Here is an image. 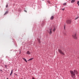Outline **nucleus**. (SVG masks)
Listing matches in <instances>:
<instances>
[{
    "mask_svg": "<svg viewBox=\"0 0 79 79\" xmlns=\"http://www.w3.org/2000/svg\"><path fill=\"white\" fill-rule=\"evenodd\" d=\"M70 74L72 75H73V76H76V74H78V72L76 70H74L73 71L70 70Z\"/></svg>",
    "mask_w": 79,
    "mask_h": 79,
    "instance_id": "obj_1",
    "label": "nucleus"
},
{
    "mask_svg": "<svg viewBox=\"0 0 79 79\" xmlns=\"http://www.w3.org/2000/svg\"><path fill=\"white\" fill-rule=\"evenodd\" d=\"M58 52L60 54H61L63 55H64V52H63L60 49H58Z\"/></svg>",
    "mask_w": 79,
    "mask_h": 79,
    "instance_id": "obj_2",
    "label": "nucleus"
},
{
    "mask_svg": "<svg viewBox=\"0 0 79 79\" xmlns=\"http://www.w3.org/2000/svg\"><path fill=\"white\" fill-rule=\"evenodd\" d=\"M71 20H67L66 21V23L67 24H71Z\"/></svg>",
    "mask_w": 79,
    "mask_h": 79,
    "instance_id": "obj_3",
    "label": "nucleus"
},
{
    "mask_svg": "<svg viewBox=\"0 0 79 79\" xmlns=\"http://www.w3.org/2000/svg\"><path fill=\"white\" fill-rule=\"evenodd\" d=\"M73 37L75 39H77V37H76V34L75 33L74 35H73Z\"/></svg>",
    "mask_w": 79,
    "mask_h": 79,
    "instance_id": "obj_4",
    "label": "nucleus"
},
{
    "mask_svg": "<svg viewBox=\"0 0 79 79\" xmlns=\"http://www.w3.org/2000/svg\"><path fill=\"white\" fill-rule=\"evenodd\" d=\"M9 12L8 11H6L5 13L4 14V15H7V14Z\"/></svg>",
    "mask_w": 79,
    "mask_h": 79,
    "instance_id": "obj_5",
    "label": "nucleus"
},
{
    "mask_svg": "<svg viewBox=\"0 0 79 79\" xmlns=\"http://www.w3.org/2000/svg\"><path fill=\"white\" fill-rule=\"evenodd\" d=\"M34 59V58H32L31 59H29L28 60V61H31V60H32Z\"/></svg>",
    "mask_w": 79,
    "mask_h": 79,
    "instance_id": "obj_6",
    "label": "nucleus"
},
{
    "mask_svg": "<svg viewBox=\"0 0 79 79\" xmlns=\"http://www.w3.org/2000/svg\"><path fill=\"white\" fill-rule=\"evenodd\" d=\"M52 33V29H50V31L49 32V34H51Z\"/></svg>",
    "mask_w": 79,
    "mask_h": 79,
    "instance_id": "obj_7",
    "label": "nucleus"
},
{
    "mask_svg": "<svg viewBox=\"0 0 79 79\" xmlns=\"http://www.w3.org/2000/svg\"><path fill=\"white\" fill-rule=\"evenodd\" d=\"M53 18H54V16H52L50 18V19L51 20L53 19Z\"/></svg>",
    "mask_w": 79,
    "mask_h": 79,
    "instance_id": "obj_8",
    "label": "nucleus"
},
{
    "mask_svg": "<svg viewBox=\"0 0 79 79\" xmlns=\"http://www.w3.org/2000/svg\"><path fill=\"white\" fill-rule=\"evenodd\" d=\"M75 1H76L75 0H72V1H71V3H73L75 2Z\"/></svg>",
    "mask_w": 79,
    "mask_h": 79,
    "instance_id": "obj_9",
    "label": "nucleus"
},
{
    "mask_svg": "<svg viewBox=\"0 0 79 79\" xmlns=\"http://www.w3.org/2000/svg\"><path fill=\"white\" fill-rule=\"evenodd\" d=\"M37 40H38L39 43H40H40H41V42H40V39L38 38Z\"/></svg>",
    "mask_w": 79,
    "mask_h": 79,
    "instance_id": "obj_10",
    "label": "nucleus"
},
{
    "mask_svg": "<svg viewBox=\"0 0 79 79\" xmlns=\"http://www.w3.org/2000/svg\"><path fill=\"white\" fill-rule=\"evenodd\" d=\"M26 53L27 54V55H30V54H31V53H30V52H29V51H27Z\"/></svg>",
    "mask_w": 79,
    "mask_h": 79,
    "instance_id": "obj_11",
    "label": "nucleus"
},
{
    "mask_svg": "<svg viewBox=\"0 0 79 79\" xmlns=\"http://www.w3.org/2000/svg\"><path fill=\"white\" fill-rule=\"evenodd\" d=\"M13 70H11L10 73V76H11V75H12V74H13Z\"/></svg>",
    "mask_w": 79,
    "mask_h": 79,
    "instance_id": "obj_12",
    "label": "nucleus"
},
{
    "mask_svg": "<svg viewBox=\"0 0 79 79\" xmlns=\"http://www.w3.org/2000/svg\"><path fill=\"white\" fill-rule=\"evenodd\" d=\"M74 75H72L71 76L73 78V79H75V76H74Z\"/></svg>",
    "mask_w": 79,
    "mask_h": 79,
    "instance_id": "obj_13",
    "label": "nucleus"
},
{
    "mask_svg": "<svg viewBox=\"0 0 79 79\" xmlns=\"http://www.w3.org/2000/svg\"><path fill=\"white\" fill-rule=\"evenodd\" d=\"M23 59L24 60V61H26V63H27V60H26V59L23 58Z\"/></svg>",
    "mask_w": 79,
    "mask_h": 79,
    "instance_id": "obj_14",
    "label": "nucleus"
},
{
    "mask_svg": "<svg viewBox=\"0 0 79 79\" xmlns=\"http://www.w3.org/2000/svg\"><path fill=\"white\" fill-rule=\"evenodd\" d=\"M78 18H79V16L77 17L75 19V20H76V19H78Z\"/></svg>",
    "mask_w": 79,
    "mask_h": 79,
    "instance_id": "obj_15",
    "label": "nucleus"
},
{
    "mask_svg": "<svg viewBox=\"0 0 79 79\" xmlns=\"http://www.w3.org/2000/svg\"><path fill=\"white\" fill-rule=\"evenodd\" d=\"M55 31V28H54L53 30V32Z\"/></svg>",
    "mask_w": 79,
    "mask_h": 79,
    "instance_id": "obj_16",
    "label": "nucleus"
},
{
    "mask_svg": "<svg viewBox=\"0 0 79 79\" xmlns=\"http://www.w3.org/2000/svg\"><path fill=\"white\" fill-rule=\"evenodd\" d=\"M66 5V3H64L63 4V5H64V6H65V5Z\"/></svg>",
    "mask_w": 79,
    "mask_h": 79,
    "instance_id": "obj_17",
    "label": "nucleus"
},
{
    "mask_svg": "<svg viewBox=\"0 0 79 79\" xmlns=\"http://www.w3.org/2000/svg\"><path fill=\"white\" fill-rule=\"evenodd\" d=\"M8 4H6V8H8Z\"/></svg>",
    "mask_w": 79,
    "mask_h": 79,
    "instance_id": "obj_18",
    "label": "nucleus"
},
{
    "mask_svg": "<svg viewBox=\"0 0 79 79\" xmlns=\"http://www.w3.org/2000/svg\"><path fill=\"white\" fill-rule=\"evenodd\" d=\"M47 2L48 3H49V4L50 3V1H48Z\"/></svg>",
    "mask_w": 79,
    "mask_h": 79,
    "instance_id": "obj_19",
    "label": "nucleus"
},
{
    "mask_svg": "<svg viewBox=\"0 0 79 79\" xmlns=\"http://www.w3.org/2000/svg\"><path fill=\"white\" fill-rule=\"evenodd\" d=\"M24 11H25V12H26V13H27V11H26V10H24Z\"/></svg>",
    "mask_w": 79,
    "mask_h": 79,
    "instance_id": "obj_20",
    "label": "nucleus"
},
{
    "mask_svg": "<svg viewBox=\"0 0 79 79\" xmlns=\"http://www.w3.org/2000/svg\"><path fill=\"white\" fill-rule=\"evenodd\" d=\"M15 75V76H18V74H16V73H14Z\"/></svg>",
    "mask_w": 79,
    "mask_h": 79,
    "instance_id": "obj_21",
    "label": "nucleus"
},
{
    "mask_svg": "<svg viewBox=\"0 0 79 79\" xmlns=\"http://www.w3.org/2000/svg\"><path fill=\"white\" fill-rule=\"evenodd\" d=\"M64 35H66V33H64Z\"/></svg>",
    "mask_w": 79,
    "mask_h": 79,
    "instance_id": "obj_22",
    "label": "nucleus"
},
{
    "mask_svg": "<svg viewBox=\"0 0 79 79\" xmlns=\"http://www.w3.org/2000/svg\"><path fill=\"white\" fill-rule=\"evenodd\" d=\"M62 10H63V11H64V8L62 9Z\"/></svg>",
    "mask_w": 79,
    "mask_h": 79,
    "instance_id": "obj_23",
    "label": "nucleus"
},
{
    "mask_svg": "<svg viewBox=\"0 0 79 79\" xmlns=\"http://www.w3.org/2000/svg\"><path fill=\"white\" fill-rule=\"evenodd\" d=\"M7 66H6V65H5V67L7 69V67H6Z\"/></svg>",
    "mask_w": 79,
    "mask_h": 79,
    "instance_id": "obj_24",
    "label": "nucleus"
},
{
    "mask_svg": "<svg viewBox=\"0 0 79 79\" xmlns=\"http://www.w3.org/2000/svg\"><path fill=\"white\" fill-rule=\"evenodd\" d=\"M79 3V1H77V4H78Z\"/></svg>",
    "mask_w": 79,
    "mask_h": 79,
    "instance_id": "obj_25",
    "label": "nucleus"
},
{
    "mask_svg": "<svg viewBox=\"0 0 79 79\" xmlns=\"http://www.w3.org/2000/svg\"><path fill=\"white\" fill-rule=\"evenodd\" d=\"M0 71H2V72H3V70H2V69H0Z\"/></svg>",
    "mask_w": 79,
    "mask_h": 79,
    "instance_id": "obj_26",
    "label": "nucleus"
},
{
    "mask_svg": "<svg viewBox=\"0 0 79 79\" xmlns=\"http://www.w3.org/2000/svg\"><path fill=\"white\" fill-rule=\"evenodd\" d=\"M64 29H65V26H64Z\"/></svg>",
    "mask_w": 79,
    "mask_h": 79,
    "instance_id": "obj_27",
    "label": "nucleus"
},
{
    "mask_svg": "<svg viewBox=\"0 0 79 79\" xmlns=\"http://www.w3.org/2000/svg\"><path fill=\"white\" fill-rule=\"evenodd\" d=\"M21 53V51H20L19 54Z\"/></svg>",
    "mask_w": 79,
    "mask_h": 79,
    "instance_id": "obj_28",
    "label": "nucleus"
},
{
    "mask_svg": "<svg viewBox=\"0 0 79 79\" xmlns=\"http://www.w3.org/2000/svg\"><path fill=\"white\" fill-rule=\"evenodd\" d=\"M42 1H44V0H42Z\"/></svg>",
    "mask_w": 79,
    "mask_h": 79,
    "instance_id": "obj_29",
    "label": "nucleus"
},
{
    "mask_svg": "<svg viewBox=\"0 0 79 79\" xmlns=\"http://www.w3.org/2000/svg\"><path fill=\"white\" fill-rule=\"evenodd\" d=\"M78 6H79V3L78 4Z\"/></svg>",
    "mask_w": 79,
    "mask_h": 79,
    "instance_id": "obj_30",
    "label": "nucleus"
},
{
    "mask_svg": "<svg viewBox=\"0 0 79 79\" xmlns=\"http://www.w3.org/2000/svg\"><path fill=\"white\" fill-rule=\"evenodd\" d=\"M21 79H23V78H21Z\"/></svg>",
    "mask_w": 79,
    "mask_h": 79,
    "instance_id": "obj_31",
    "label": "nucleus"
}]
</instances>
